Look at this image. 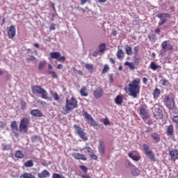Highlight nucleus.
Here are the masks:
<instances>
[{"mask_svg": "<svg viewBox=\"0 0 178 178\" xmlns=\"http://www.w3.org/2000/svg\"><path fill=\"white\" fill-rule=\"evenodd\" d=\"M140 83H141L140 78H136L125 88L126 91L129 92V95L133 97V98H137V95L140 94Z\"/></svg>", "mask_w": 178, "mask_h": 178, "instance_id": "nucleus-1", "label": "nucleus"}, {"mask_svg": "<svg viewBox=\"0 0 178 178\" xmlns=\"http://www.w3.org/2000/svg\"><path fill=\"white\" fill-rule=\"evenodd\" d=\"M65 108H63V114L67 115V113H70L72 111H74V109H77L79 108V104L77 102V99L74 98V97H72L70 99H66L65 100Z\"/></svg>", "mask_w": 178, "mask_h": 178, "instance_id": "nucleus-2", "label": "nucleus"}, {"mask_svg": "<svg viewBox=\"0 0 178 178\" xmlns=\"http://www.w3.org/2000/svg\"><path fill=\"white\" fill-rule=\"evenodd\" d=\"M83 116L86 120H88V124H90L94 129L96 130H98V129H104V125L99 124L95 122V120L91 117V115H90L87 111L85 110L82 111Z\"/></svg>", "mask_w": 178, "mask_h": 178, "instance_id": "nucleus-3", "label": "nucleus"}, {"mask_svg": "<svg viewBox=\"0 0 178 178\" xmlns=\"http://www.w3.org/2000/svg\"><path fill=\"white\" fill-rule=\"evenodd\" d=\"M33 94H39L42 95L43 99H48V92L39 86H33L31 87Z\"/></svg>", "mask_w": 178, "mask_h": 178, "instance_id": "nucleus-4", "label": "nucleus"}, {"mask_svg": "<svg viewBox=\"0 0 178 178\" xmlns=\"http://www.w3.org/2000/svg\"><path fill=\"white\" fill-rule=\"evenodd\" d=\"M143 148L146 156H147V158L149 159L150 161H152V162H156V159L155 158V153H154V152H152V150L149 149L148 145L144 144L143 145Z\"/></svg>", "mask_w": 178, "mask_h": 178, "instance_id": "nucleus-5", "label": "nucleus"}, {"mask_svg": "<svg viewBox=\"0 0 178 178\" xmlns=\"http://www.w3.org/2000/svg\"><path fill=\"white\" fill-rule=\"evenodd\" d=\"M29 124H30V120H29V118H22L19 123V131L21 133H27Z\"/></svg>", "mask_w": 178, "mask_h": 178, "instance_id": "nucleus-6", "label": "nucleus"}, {"mask_svg": "<svg viewBox=\"0 0 178 178\" xmlns=\"http://www.w3.org/2000/svg\"><path fill=\"white\" fill-rule=\"evenodd\" d=\"M74 128L75 129L76 134L80 136V138L83 140V141H87V140H88V138L87 137L83 128H81L77 124H74Z\"/></svg>", "mask_w": 178, "mask_h": 178, "instance_id": "nucleus-7", "label": "nucleus"}, {"mask_svg": "<svg viewBox=\"0 0 178 178\" xmlns=\"http://www.w3.org/2000/svg\"><path fill=\"white\" fill-rule=\"evenodd\" d=\"M153 115L156 120H161L163 118V113H162V110L159 105L154 104L153 108Z\"/></svg>", "mask_w": 178, "mask_h": 178, "instance_id": "nucleus-8", "label": "nucleus"}, {"mask_svg": "<svg viewBox=\"0 0 178 178\" xmlns=\"http://www.w3.org/2000/svg\"><path fill=\"white\" fill-rule=\"evenodd\" d=\"M81 151H83L84 154H88V155L93 159V161H97L98 159V156L94 154V151L92 149L88 146H85L82 148Z\"/></svg>", "mask_w": 178, "mask_h": 178, "instance_id": "nucleus-9", "label": "nucleus"}, {"mask_svg": "<svg viewBox=\"0 0 178 178\" xmlns=\"http://www.w3.org/2000/svg\"><path fill=\"white\" fill-rule=\"evenodd\" d=\"M163 103L168 109H175V99L169 97V95L165 97Z\"/></svg>", "mask_w": 178, "mask_h": 178, "instance_id": "nucleus-10", "label": "nucleus"}, {"mask_svg": "<svg viewBox=\"0 0 178 178\" xmlns=\"http://www.w3.org/2000/svg\"><path fill=\"white\" fill-rule=\"evenodd\" d=\"M158 19H160L161 22H159V26H163L168 19H170V14L163 13L157 15Z\"/></svg>", "mask_w": 178, "mask_h": 178, "instance_id": "nucleus-11", "label": "nucleus"}, {"mask_svg": "<svg viewBox=\"0 0 178 178\" xmlns=\"http://www.w3.org/2000/svg\"><path fill=\"white\" fill-rule=\"evenodd\" d=\"M49 55L51 59H56L58 62H65L66 60V58L63 56H61L60 52L59 51L50 52Z\"/></svg>", "mask_w": 178, "mask_h": 178, "instance_id": "nucleus-12", "label": "nucleus"}, {"mask_svg": "<svg viewBox=\"0 0 178 178\" xmlns=\"http://www.w3.org/2000/svg\"><path fill=\"white\" fill-rule=\"evenodd\" d=\"M139 109H140V115L142 119H143V120L148 119V111H147V105L145 104L141 105L139 107Z\"/></svg>", "mask_w": 178, "mask_h": 178, "instance_id": "nucleus-13", "label": "nucleus"}, {"mask_svg": "<svg viewBox=\"0 0 178 178\" xmlns=\"http://www.w3.org/2000/svg\"><path fill=\"white\" fill-rule=\"evenodd\" d=\"M8 38H15L16 35V26L15 25H11L8 30Z\"/></svg>", "mask_w": 178, "mask_h": 178, "instance_id": "nucleus-14", "label": "nucleus"}, {"mask_svg": "<svg viewBox=\"0 0 178 178\" xmlns=\"http://www.w3.org/2000/svg\"><path fill=\"white\" fill-rule=\"evenodd\" d=\"M10 127L13 133H14V136L15 137H19V134H17V131H19V128L17 127V122L16 121H13L10 124Z\"/></svg>", "mask_w": 178, "mask_h": 178, "instance_id": "nucleus-15", "label": "nucleus"}, {"mask_svg": "<svg viewBox=\"0 0 178 178\" xmlns=\"http://www.w3.org/2000/svg\"><path fill=\"white\" fill-rule=\"evenodd\" d=\"M169 155L171 161L176 162L178 159V149L169 150Z\"/></svg>", "mask_w": 178, "mask_h": 178, "instance_id": "nucleus-16", "label": "nucleus"}, {"mask_svg": "<svg viewBox=\"0 0 178 178\" xmlns=\"http://www.w3.org/2000/svg\"><path fill=\"white\" fill-rule=\"evenodd\" d=\"M93 95L96 99H99L102 95H104V90L102 88H97L95 91H93Z\"/></svg>", "mask_w": 178, "mask_h": 178, "instance_id": "nucleus-17", "label": "nucleus"}, {"mask_svg": "<svg viewBox=\"0 0 178 178\" xmlns=\"http://www.w3.org/2000/svg\"><path fill=\"white\" fill-rule=\"evenodd\" d=\"M161 48L164 51H173V46L168 42V40H165L161 43Z\"/></svg>", "mask_w": 178, "mask_h": 178, "instance_id": "nucleus-18", "label": "nucleus"}, {"mask_svg": "<svg viewBox=\"0 0 178 178\" xmlns=\"http://www.w3.org/2000/svg\"><path fill=\"white\" fill-rule=\"evenodd\" d=\"M72 156L74 158V159H77L79 161H87V156L83 154L74 153L72 154Z\"/></svg>", "mask_w": 178, "mask_h": 178, "instance_id": "nucleus-19", "label": "nucleus"}, {"mask_svg": "<svg viewBox=\"0 0 178 178\" xmlns=\"http://www.w3.org/2000/svg\"><path fill=\"white\" fill-rule=\"evenodd\" d=\"M98 150L99 154H101L102 156H104V155H105V143H104V141H99Z\"/></svg>", "mask_w": 178, "mask_h": 178, "instance_id": "nucleus-20", "label": "nucleus"}, {"mask_svg": "<svg viewBox=\"0 0 178 178\" xmlns=\"http://www.w3.org/2000/svg\"><path fill=\"white\" fill-rule=\"evenodd\" d=\"M128 156L133 161H135V162H138V161L141 159V156L140 155H134V152H129Z\"/></svg>", "mask_w": 178, "mask_h": 178, "instance_id": "nucleus-21", "label": "nucleus"}, {"mask_svg": "<svg viewBox=\"0 0 178 178\" xmlns=\"http://www.w3.org/2000/svg\"><path fill=\"white\" fill-rule=\"evenodd\" d=\"M49 176H51V173L47 170H44L41 173H38V178H47L49 177Z\"/></svg>", "mask_w": 178, "mask_h": 178, "instance_id": "nucleus-22", "label": "nucleus"}, {"mask_svg": "<svg viewBox=\"0 0 178 178\" xmlns=\"http://www.w3.org/2000/svg\"><path fill=\"white\" fill-rule=\"evenodd\" d=\"M167 136H174L175 134V127L170 124L167 126V131H166Z\"/></svg>", "mask_w": 178, "mask_h": 178, "instance_id": "nucleus-23", "label": "nucleus"}, {"mask_svg": "<svg viewBox=\"0 0 178 178\" xmlns=\"http://www.w3.org/2000/svg\"><path fill=\"white\" fill-rule=\"evenodd\" d=\"M31 115L35 118H41L42 117V113L38 109H33L31 111Z\"/></svg>", "mask_w": 178, "mask_h": 178, "instance_id": "nucleus-24", "label": "nucleus"}, {"mask_svg": "<svg viewBox=\"0 0 178 178\" xmlns=\"http://www.w3.org/2000/svg\"><path fill=\"white\" fill-rule=\"evenodd\" d=\"M114 102L116 105H122V104H123V96H122L121 95H117L114 99Z\"/></svg>", "mask_w": 178, "mask_h": 178, "instance_id": "nucleus-25", "label": "nucleus"}, {"mask_svg": "<svg viewBox=\"0 0 178 178\" xmlns=\"http://www.w3.org/2000/svg\"><path fill=\"white\" fill-rule=\"evenodd\" d=\"M150 136L154 143H159L161 141V136L156 132L152 133Z\"/></svg>", "mask_w": 178, "mask_h": 178, "instance_id": "nucleus-26", "label": "nucleus"}, {"mask_svg": "<svg viewBox=\"0 0 178 178\" xmlns=\"http://www.w3.org/2000/svg\"><path fill=\"white\" fill-rule=\"evenodd\" d=\"M154 99H158L159 97H161V90L159 88H156L152 93Z\"/></svg>", "mask_w": 178, "mask_h": 178, "instance_id": "nucleus-27", "label": "nucleus"}, {"mask_svg": "<svg viewBox=\"0 0 178 178\" xmlns=\"http://www.w3.org/2000/svg\"><path fill=\"white\" fill-rule=\"evenodd\" d=\"M116 56L118 59H123V58H124V51H123V49H118Z\"/></svg>", "mask_w": 178, "mask_h": 178, "instance_id": "nucleus-28", "label": "nucleus"}, {"mask_svg": "<svg viewBox=\"0 0 178 178\" xmlns=\"http://www.w3.org/2000/svg\"><path fill=\"white\" fill-rule=\"evenodd\" d=\"M80 94L81 97H88V92L87 91V88L85 86L82 87L80 90Z\"/></svg>", "mask_w": 178, "mask_h": 178, "instance_id": "nucleus-29", "label": "nucleus"}, {"mask_svg": "<svg viewBox=\"0 0 178 178\" xmlns=\"http://www.w3.org/2000/svg\"><path fill=\"white\" fill-rule=\"evenodd\" d=\"M15 158H17V159H22L24 158V154H23V152H22V151L17 150L15 152Z\"/></svg>", "mask_w": 178, "mask_h": 178, "instance_id": "nucleus-30", "label": "nucleus"}, {"mask_svg": "<svg viewBox=\"0 0 178 178\" xmlns=\"http://www.w3.org/2000/svg\"><path fill=\"white\" fill-rule=\"evenodd\" d=\"M84 67L90 73H92V72H94V66L92 65V64L86 63L85 64Z\"/></svg>", "mask_w": 178, "mask_h": 178, "instance_id": "nucleus-31", "label": "nucleus"}, {"mask_svg": "<svg viewBox=\"0 0 178 178\" xmlns=\"http://www.w3.org/2000/svg\"><path fill=\"white\" fill-rule=\"evenodd\" d=\"M125 52L127 55L131 56L133 55V49H131V47L129 45L125 46Z\"/></svg>", "mask_w": 178, "mask_h": 178, "instance_id": "nucleus-32", "label": "nucleus"}, {"mask_svg": "<svg viewBox=\"0 0 178 178\" xmlns=\"http://www.w3.org/2000/svg\"><path fill=\"white\" fill-rule=\"evenodd\" d=\"M105 49H106V44L105 43L100 44L99 46V52L104 54Z\"/></svg>", "mask_w": 178, "mask_h": 178, "instance_id": "nucleus-33", "label": "nucleus"}, {"mask_svg": "<svg viewBox=\"0 0 178 178\" xmlns=\"http://www.w3.org/2000/svg\"><path fill=\"white\" fill-rule=\"evenodd\" d=\"M124 66H129V69L131 70H134L136 69V65H134V64L133 63H130L129 61H126L124 63Z\"/></svg>", "mask_w": 178, "mask_h": 178, "instance_id": "nucleus-34", "label": "nucleus"}, {"mask_svg": "<svg viewBox=\"0 0 178 178\" xmlns=\"http://www.w3.org/2000/svg\"><path fill=\"white\" fill-rule=\"evenodd\" d=\"M25 168H33L34 166V163L33 160H29L24 163Z\"/></svg>", "mask_w": 178, "mask_h": 178, "instance_id": "nucleus-35", "label": "nucleus"}, {"mask_svg": "<svg viewBox=\"0 0 178 178\" xmlns=\"http://www.w3.org/2000/svg\"><path fill=\"white\" fill-rule=\"evenodd\" d=\"M45 66H47V62L46 61H41L38 64V70H42V69H44V67H45Z\"/></svg>", "mask_w": 178, "mask_h": 178, "instance_id": "nucleus-36", "label": "nucleus"}, {"mask_svg": "<svg viewBox=\"0 0 178 178\" xmlns=\"http://www.w3.org/2000/svg\"><path fill=\"white\" fill-rule=\"evenodd\" d=\"M20 105L22 111H24L27 108V104L26 103V101L23 99L20 101Z\"/></svg>", "mask_w": 178, "mask_h": 178, "instance_id": "nucleus-37", "label": "nucleus"}, {"mask_svg": "<svg viewBox=\"0 0 178 178\" xmlns=\"http://www.w3.org/2000/svg\"><path fill=\"white\" fill-rule=\"evenodd\" d=\"M109 69H110L109 65H108V64H105L104 65V68L102 72V74H105V73H108V72H109Z\"/></svg>", "mask_w": 178, "mask_h": 178, "instance_id": "nucleus-38", "label": "nucleus"}, {"mask_svg": "<svg viewBox=\"0 0 178 178\" xmlns=\"http://www.w3.org/2000/svg\"><path fill=\"white\" fill-rule=\"evenodd\" d=\"M132 176H139L140 175V170L135 168L134 170L131 171Z\"/></svg>", "mask_w": 178, "mask_h": 178, "instance_id": "nucleus-39", "label": "nucleus"}, {"mask_svg": "<svg viewBox=\"0 0 178 178\" xmlns=\"http://www.w3.org/2000/svg\"><path fill=\"white\" fill-rule=\"evenodd\" d=\"M1 147L3 151H8V149H10V145H6L3 143L1 145Z\"/></svg>", "mask_w": 178, "mask_h": 178, "instance_id": "nucleus-40", "label": "nucleus"}, {"mask_svg": "<svg viewBox=\"0 0 178 178\" xmlns=\"http://www.w3.org/2000/svg\"><path fill=\"white\" fill-rule=\"evenodd\" d=\"M161 86H163L164 87L168 86L169 84V81L165 78H163L161 80Z\"/></svg>", "mask_w": 178, "mask_h": 178, "instance_id": "nucleus-41", "label": "nucleus"}, {"mask_svg": "<svg viewBox=\"0 0 178 178\" xmlns=\"http://www.w3.org/2000/svg\"><path fill=\"white\" fill-rule=\"evenodd\" d=\"M159 66L156 65V64H155L154 62H151L150 63V69H152V70H156V69H158Z\"/></svg>", "mask_w": 178, "mask_h": 178, "instance_id": "nucleus-42", "label": "nucleus"}, {"mask_svg": "<svg viewBox=\"0 0 178 178\" xmlns=\"http://www.w3.org/2000/svg\"><path fill=\"white\" fill-rule=\"evenodd\" d=\"M36 58L34 57V56H30L29 57L26 58V62H34V60H36Z\"/></svg>", "mask_w": 178, "mask_h": 178, "instance_id": "nucleus-43", "label": "nucleus"}, {"mask_svg": "<svg viewBox=\"0 0 178 178\" xmlns=\"http://www.w3.org/2000/svg\"><path fill=\"white\" fill-rule=\"evenodd\" d=\"M103 124H104V126H111V121H109L108 118H104L103 119Z\"/></svg>", "mask_w": 178, "mask_h": 178, "instance_id": "nucleus-44", "label": "nucleus"}, {"mask_svg": "<svg viewBox=\"0 0 178 178\" xmlns=\"http://www.w3.org/2000/svg\"><path fill=\"white\" fill-rule=\"evenodd\" d=\"M172 121L174 122V123H176V128L178 129V116L177 115H175L172 118Z\"/></svg>", "mask_w": 178, "mask_h": 178, "instance_id": "nucleus-45", "label": "nucleus"}, {"mask_svg": "<svg viewBox=\"0 0 178 178\" xmlns=\"http://www.w3.org/2000/svg\"><path fill=\"white\" fill-rule=\"evenodd\" d=\"M155 37H156V35H155L154 33H150L148 35L149 41H154V40H155Z\"/></svg>", "mask_w": 178, "mask_h": 178, "instance_id": "nucleus-46", "label": "nucleus"}, {"mask_svg": "<svg viewBox=\"0 0 178 178\" xmlns=\"http://www.w3.org/2000/svg\"><path fill=\"white\" fill-rule=\"evenodd\" d=\"M79 169H81L84 173L88 172V168L85 165H79Z\"/></svg>", "mask_w": 178, "mask_h": 178, "instance_id": "nucleus-47", "label": "nucleus"}, {"mask_svg": "<svg viewBox=\"0 0 178 178\" xmlns=\"http://www.w3.org/2000/svg\"><path fill=\"white\" fill-rule=\"evenodd\" d=\"M52 97L54 101H58V99H60V97H59V95H58L56 92L53 93Z\"/></svg>", "mask_w": 178, "mask_h": 178, "instance_id": "nucleus-48", "label": "nucleus"}, {"mask_svg": "<svg viewBox=\"0 0 178 178\" xmlns=\"http://www.w3.org/2000/svg\"><path fill=\"white\" fill-rule=\"evenodd\" d=\"M50 74H51L53 79H58V75L56 74V72L55 71H50L49 72Z\"/></svg>", "mask_w": 178, "mask_h": 178, "instance_id": "nucleus-49", "label": "nucleus"}, {"mask_svg": "<svg viewBox=\"0 0 178 178\" xmlns=\"http://www.w3.org/2000/svg\"><path fill=\"white\" fill-rule=\"evenodd\" d=\"M31 139L32 143H35V141H37V140H38V136H37V135L33 136H31Z\"/></svg>", "mask_w": 178, "mask_h": 178, "instance_id": "nucleus-50", "label": "nucleus"}, {"mask_svg": "<svg viewBox=\"0 0 178 178\" xmlns=\"http://www.w3.org/2000/svg\"><path fill=\"white\" fill-rule=\"evenodd\" d=\"M81 5H85V3H87V2H90V0H80Z\"/></svg>", "mask_w": 178, "mask_h": 178, "instance_id": "nucleus-51", "label": "nucleus"}, {"mask_svg": "<svg viewBox=\"0 0 178 178\" xmlns=\"http://www.w3.org/2000/svg\"><path fill=\"white\" fill-rule=\"evenodd\" d=\"M143 83L145 84V86H147V83H148V79L143 77Z\"/></svg>", "mask_w": 178, "mask_h": 178, "instance_id": "nucleus-52", "label": "nucleus"}, {"mask_svg": "<svg viewBox=\"0 0 178 178\" xmlns=\"http://www.w3.org/2000/svg\"><path fill=\"white\" fill-rule=\"evenodd\" d=\"M56 26V24H51L50 26H49V30H51V31H52V30H55Z\"/></svg>", "mask_w": 178, "mask_h": 178, "instance_id": "nucleus-53", "label": "nucleus"}, {"mask_svg": "<svg viewBox=\"0 0 178 178\" xmlns=\"http://www.w3.org/2000/svg\"><path fill=\"white\" fill-rule=\"evenodd\" d=\"M5 126H6V123H5L2 121H0V127H1V129L5 127Z\"/></svg>", "mask_w": 178, "mask_h": 178, "instance_id": "nucleus-54", "label": "nucleus"}, {"mask_svg": "<svg viewBox=\"0 0 178 178\" xmlns=\"http://www.w3.org/2000/svg\"><path fill=\"white\" fill-rule=\"evenodd\" d=\"M109 81H110V83H113V74L109 75Z\"/></svg>", "mask_w": 178, "mask_h": 178, "instance_id": "nucleus-55", "label": "nucleus"}, {"mask_svg": "<svg viewBox=\"0 0 178 178\" xmlns=\"http://www.w3.org/2000/svg\"><path fill=\"white\" fill-rule=\"evenodd\" d=\"M74 70H76L78 74H79L80 76H83V71L77 70L76 69H74Z\"/></svg>", "mask_w": 178, "mask_h": 178, "instance_id": "nucleus-56", "label": "nucleus"}, {"mask_svg": "<svg viewBox=\"0 0 178 178\" xmlns=\"http://www.w3.org/2000/svg\"><path fill=\"white\" fill-rule=\"evenodd\" d=\"M109 60L111 62V63H112V65H115V63H116V61L115 60V59L110 58Z\"/></svg>", "mask_w": 178, "mask_h": 178, "instance_id": "nucleus-57", "label": "nucleus"}, {"mask_svg": "<svg viewBox=\"0 0 178 178\" xmlns=\"http://www.w3.org/2000/svg\"><path fill=\"white\" fill-rule=\"evenodd\" d=\"M138 49H139L138 46H136L134 47V51L135 54H137L138 52Z\"/></svg>", "mask_w": 178, "mask_h": 178, "instance_id": "nucleus-58", "label": "nucleus"}, {"mask_svg": "<svg viewBox=\"0 0 178 178\" xmlns=\"http://www.w3.org/2000/svg\"><path fill=\"white\" fill-rule=\"evenodd\" d=\"M154 33L156 34H159V33H161V29L157 28L156 29H155Z\"/></svg>", "mask_w": 178, "mask_h": 178, "instance_id": "nucleus-59", "label": "nucleus"}, {"mask_svg": "<svg viewBox=\"0 0 178 178\" xmlns=\"http://www.w3.org/2000/svg\"><path fill=\"white\" fill-rule=\"evenodd\" d=\"M82 178H91V177L88 175H81Z\"/></svg>", "mask_w": 178, "mask_h": 178, "instance_id": "nucleus-60", "label": "nucleus"}, {"mask_svg": "<svg viewBox=\"0 0 178 178\" xmlns=\"http://www.w3.org/2000/svg\"><path fill=\"white\" fill-rule=\"evenodd\" d=\"M99 51H94L92 54V56L97 57L98 56V54H99Z\"/></svg>", "mask_w": 178, "mask_h": 178, "instance_id": "nucleus-61", "label": "nucleus"}, {"mask_svg": "<svg viewBox=\"0 0 178 178\" xmlns=\"http://www.w3.org/2000/svg\"><path fill=\"white\" fill-rule=\"evenodd\" d=\"M112 35H113L114 37H116V35H118V31H113Z\"/></svg>", "mask_w": 178, "mask_h": 178, "instance_id": "nucleus-62", "label": "nucleus"}, {"mask_svg": "<svg viewBox=\"0 0 178 178\" xmlns=\"http://www.w3.org/2000/svg\"><path fill=\"white\" fill-rule=\"evenodd\" d=\"M57 69H63V65L62 64H58L57 65Z\"/></svg>", "mask_w": 178, "mask_h": 178, "instance_id": "nucleus-63", "label": "nucleus"}, {"mask_svg": "<svg viewBox=\"0 0 178 178\" xmlns=\"http://www.w3.org/2000/svg\"><path fill=\"white\" fill-rule=\"evenodd\" d=\"M128 166H129V168H133V167H134V165H133V163H131V162H130V161H128Z\"/></svg>", "mask_w": 178, "mask_h": 178, "instance_id": "nucleus-64", "label": "nucleus"}]
</instances>
